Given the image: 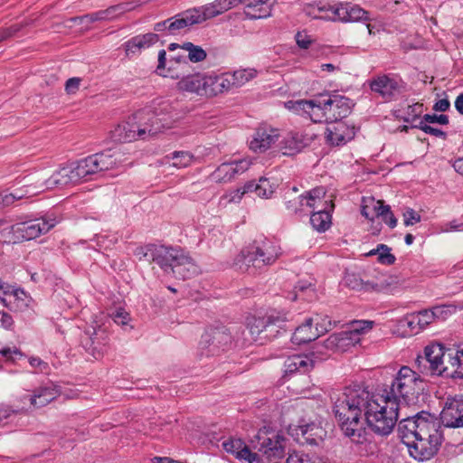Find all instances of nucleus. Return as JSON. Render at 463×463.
I'll return each mask as SVG.
<instances>
[{
    "mask_svg": "<svg viewBox=\"0 0 463 463\" xmlns=\"http://www.w3.org/2000/svg\"><path fill=\"white\" fill-rule=\"evenodd\" d=\"M125 11V8L122 5H112L105 10H99L95 13L88 14L82 16H77L72 18L74 23H78L80 24H90L99 21H106L110 20L116 17L118 14H121Z\"/></svg>",
    "mask_w": 463,
    "mask_h": 463,
    "instance_id": "2f4dec72",
    "label": "nucleus"
},
{
    "mask_svg": "<svg viewBox=\"0 0 463 463\" xmlns=\"http://www.w3.org/2000/svg\"><path fill=\"white\" fill-rule=\"evenodd\" d=\"M239 4H244L246 7L248 8H256L259 5L260 6L257 11L258 14H252L251 16L254 18H263L269 15V11L268 6L264 5L269 1V0H238Z\"/></svg>",
    "mask_w": 463,
    "mask_h": 463,
    "instance_id": "603ef678",
    "label": "nucleus"
},
{
    "mask_svg": "<svg viewBox=\"0 0 463 463\" xmlns=\"http://www.w3.org/2000/svg\"><path fill=\"white\" fill-rule=\"evenodd\" d=\"M239 4L238 0H216L198 8L204 21L215 17Z\"/></svg>",
    "mask_w": 463,
    "mask_h": 463,
    "instance_id": "473e14b6",
    "label": "nucleus"
},
{
    "mask_svg": "<svg viewBox=\"0 0 463 463\" xmlns=\"http://www.w3.org/2000/svg\"><path fill=\"white\" fill-rule=\"evenodd\" d=\"M380 217L383 219V221L391 228L393 229L397 225V219L393 215L392 212L391 211V207L387 204H385L383 214H380Z\"/></svg>",
    "mask_w": 463,
    "mask_h": 463,
    "instance_id": "338daca9",
    "label": "nucleus"
},
{
    "mask_svg": "<svg viewBox=\"0 0 463 463\" xmlns=\"http://www.w3.org/2000/svg\"><path fill=\"white\" fill-rule=\"evenodd\" d=\"M313 318H308L304 324L296 328L292 335L291 341L295 345H303L314 341L318 334L312 330Z\"/></svg>",
    "mask_w": 463,
    "mask_h": 463,
    "instance_id": "e433bc0d",
    "label": "nucleus"
},
{
    "mask_svg": "<svg viewBox=\"0 0 463 463\" xmlns=\"http://www.w3.org/2000/svg\"><path fill=\"white\" fill-rule=\"evenodd\" d=\"M168 34L175 35L181 30L203 22L198 8L189 9L169 18Z\"/></svg>",
    "mask_w": 463,
    "mask_h": 463,
    "instance_id": "b1692460",
    "label": "nucleus"
},
{
    "mask_svg": "<svg viewBox=\"0 0 463 463\" xmlns=\"http://www.w3.org/2000/svg\"><path fill=\"white\" fill-rule=\"evenodd\" d=\"M111 317L118 325L126 326L130 320L129 314L123 308H118L111 314Z\"/></svg>",
    "mask_w": 463,
    "mask_h": 463,
    "instance_id": "0e129e2a",
    "label": "nucleus"
},
{
    "mask_svg": "<svg viewBox=\"0 0 463 463\" xmlns=\"http://www.w3.org/2000/svg\"><path fill=\"white\" fill-rule=\"evenodd\" d=\"M281 253V248L275 241L259 236L241 250L235 264L242 272L256 274L273 265Z\"/></svg>",
    "mask_w": 463,
    "mask_h": 463,
    "instance_id": "423d86ee",
    "label": "nucleus"
},
{
    "mask_svg": "<svg viewBox=\"0 0 463 463\" xmlns=\"http://www.w3.org/2000/svg\"><path fill=\"white\" fill-rule=\"evenodd\" d=\"M435 320L445 321L457 312V307L451 304L439 305L431 307Z\"/></svg>",
    "mask_w": 463,
    "mask_h": 463,
    "instance_id": "864d4df0",
    "label": "nucleus"
},
{
    "mask_svg": "<svg viewBox=\"0 0 463 463\" xmlns=\"http://www.w3.org/2000/svg\"><path fill=\"white\" fill-rule=\"evenodd\" d=\"M235 87H241L257 76V71L253 68L239 69L231 74Z\"/></svg>",
    "mask_w": 463,
    "mask_h": 463,
    "instance_id": "de8ad7c7",
    "label": "nucleus"
},
{
    "mask_svg": "<svg viewBox=\"0 0 463 463\" xmlns=\"http://www.w3.org/2000/svg\"><path fill=\"white\" fill-rule=\"evenodd\" d=\"M444 427L463 428V397H449L440 412V420Z\"/></svg>",
    "mask_w": 463,
    "mask_h": 463,
    "instance_id": "dca6fc26",
    "label": "nucleus"
},
{
    "mask_svg": "<svg viewBox=\"0 0 463 463\" xmlns=\"http://www.w3.org/2000/svg\"><path fill=\"white\" fill-rule=\"evenodd\" d=\"M209 75L196 73L194 75H188L183 77L177 82L178 90L182 91H187L190 93H195L200 96L209 97Z\"/></svg>",
    "mask_w": 463,
    "mask_h": 463,
    "instance_id": "393cba45",
    "label": "nucleus"
},
{
    "mask_svg": "<svg viewBox=\"0 0 463 463\" xmlns=\"http://www.w3.org/2000/svg\"><path fill=\"white\" fill-rule=\"evenodd\" d=\"M365 409L364 420L368 427L381 436H387L392 431L402 411L397 402L391 401L383 393H370Z\"/></svg>",
    "mask_w": 463,
    "mask_h": 463,
    "instance_id": "0eeeda50",
    "label": "nucleus"
},
{
    "mask_svg": "<svg viewBox=\"0 0 463 463\" xmlns=\"http://www.w3.org/2000/svg\"><path fill=\"white\" fill-rule=\"evenodd\" d=\"M232 342V336L225 326L209 327L200 340V347L206 350L205 354L214 355L224 350Z\"/></svg>",
    "mask_w": 463,
    "mask_h": 463,
    "instance_id": "2eb2a0df",
    "label": "nucleus"
},
{
    "mask_svg": "<svg viewBox=\"0 0 463 463\" xmlns=\"http://www.w3.org/2000/svg\"><path fill=\"white\" fill-rule=\"evenodd\" d=\"M234 168L230 162L223 163L212 173L211 179L215 183H227L234 177Z\"/></svg>",
    "mask_w": 463,
    "mask_h": 463,
    "instance_id": "37998d69",
    "label": "nucleus"
},
{
    "mask_svg": "<svg viewBox=\"0 0 463 463\" xmlns=\"http://www.w3.org/2000/svg\"><path fill=\"white\" fill-rule=\"evenodd\" d=\"M344 282L352 289L364 292H387L390 288V283L383 276L373 280H364L359 275L349 273L345 276Z\"/></svg>",
    "mask_w": 463,
    "mask_h": 463,
    "instance_id": "6ab92c4d",
    "label": "nucleus"
},
{
    "mask_svg": "<svg viewBox=\"0 0 463 463\" xmlns=\"http://www.w3.org/2000/svg\"><path fill=\"white\" fill-rule=\"evenodd\" d=\"M421 111L422 104L415 103L394 110L393 115L406 123H413L419 118Z\"/></svg>",
    "mask_w": 463,
    "mask_h": 463,
    "instance_id": "79ce46f5",
    "label": "nucleus"
},
{
    "mask_svg": "<svg viewBox=\"0 0 463 463\" xmlns=\"http://www.w3.org/2000/svg\"><path fill=\"white\" fill-rule=\"evenodd\" d=\"M295 430L299 442L311 446H317L326 435L323 427L316 422L299 424Z\"/></svg>",
    "mask_w": 463,
    "mask_h": 463,
    "instance_id": "5701e85b",
    "label": "nucleus"
},
{
    "mask_svg": "<svg viewBox=\"0 0 463 463\" xmlns=\"http://www.w3.org/2000/svg\"><path fill=\"white\" fill-rule=\"evenodd\" d=\"M360 341L361 338H358L357 335L350 332V330L335 333L324 342L317 343L316 351L313 354L316 353L321 354L320 360H323L325 356H326L327 351L345 352L351 346H354L356 344L360 343Z\"/></svg>",
    "mask_w": 463,
    "mask_h": 463,
    "instance_id": "4468645a",
    "label": "nucleus"
},
{
    "mask_svg": "<svg viewBox=\"0 0 463 463\" xmlns=\"http://www.w3.org/2000/svg\"><path fill=\"white\" fill-rule=\"evenodd\" d=\"M369 255H378V260L382 264L392 265L395 262V256L391 253V248L385 244H378L376 249L372 250Z\"/></svg>",
    "mask_w": 463,
    "mask_h": 463,
    "instance_id": "09e8293b",
    "label": "nucleus"
},
{
    "mask_svg": "<svg viewBox=\"0 0 463 463\" xmlns=\"http://www.w3.org/2000/svg\"><path fill=\"white\" fill-rule=\"evenodd\" d=\"M414 314L417 317V322L420 324V326L422 330L430 323L435 321L434 314L431 308L424 309Z\"/></svg>",
    "mask_w": 463,
    "mask_h": 463,
    "instance_id": "052dcab7",
    "label": "nucleus"
},
{
    "mask_svg": "<svg viewBox=\"0 0 463 463\" xmlns=\"http://www.w3.org/2000/svg\"><path fill=\"white\" fill-rule=\"evenodd\" d=\"M182 50L187 52L186 59L192 62H199L203 61L207 54L206 52L198 45H194L192 43H184L182 44Z\"/></svg>",
    "mask_w": 463,
    "mask_h": 463,
    "instance_id": "49530a36",
    "label": "nucleus"
},
{
    "mask_svg": "<svg viewBox=\"0 0 463 463\" xmlns=\"http://www.w3.org/2000/svg\"><path fill=\"white\" fill-rule=\"evenodd\" d=\"M314 294V288L312 283L307 281H299L294 288L292 295V300L298 298L308 299Z\"/></svg>",
    "mask_w": 463,
    "mask_h": 463,
    "instance_id": "3c124183",
    "label": "nucleus"
},
{
    "mask_svg": "<svg viewBox=\"0 0 463 463\" xmlns=\"http://www.w3.org/2000/svg\"><path fill=\"white\" fill-rule=\"evenodd\" d=\"M447 351L440 344H431L424 348V355L418 356L416 363L421 373L445 377Z\"/></svg>",
    "mask_w": 463,
    "mask_h": 463,
    "instance_id": "f8f14e48",
    "label": "nucleus"
},
{
    "mask_svg": "<svg viewBox=\"0 0 463 463\" xmlns=\"http://www.w3.org/2000/svg\"><path fill=\"white\" fill-rule=\"evenodd\" d=\"M265 328L264 317H252L249 320L248 329L252 338L256 342H260V345H263V337Z\"/></svg>",
    "mask_w": 463,
    "mask_h": 463,
    "instance_id": "c03bdc74",
    "label": "nucleus"
},
{
    "mask_svg": "<svg viewBox=\"0 0 463 463\" xmlns=\"http://www.w3.org/2000/svg\"><path fill=\"white\" fill-rule=\"evenodd\" d=\"M286 463H326L320 458L304 453H292L287 458Z\"/></svg>",
    "mask_w": 463,
    "mask_h": 463,
    "instance_id": "4d7b16f0",
    "label": "nucleus"
},
{
    "mask_svg": "<svg viewBox=\"0 0 463 463\" xmlns=\"http://www.w3.org/2000/svg\"><path fill=\"white\" fill-rule=\"evenodd\" d=\"M209 97L216 96L224 91H228L232 87H235L234 81L231 74L227 75H209Z\"/></svg>",
    "mask_w": 463,
    "mask_h": 463,
    "instance_id": "c9c22d12",
    "label": "nucleus"
},
{
    "mask_svg": "<svg viewBox=\"0 0 463 463\" xmlns=\"http://www.w3.org/2000/svg\"><path fill=\"white\" fill-rule=\"evenodd\" d=\"M420 121H424L426 124H440L447 125L449 123V117L447 115L437 114H425Z\"/></svg>",
    "mask_w": 463,
    "mask_h": 463,
    "instance_id": "680f3d73",
    "label": "nucleus"
},
{
    "mask_svg": "<svg viewBox=\"0 0 463 463\" xmlns=\"http://www.w3.org/2000/svg\"><path fill=\"white\" fill-rule=\"evenodd\" d=\"M24 409H26L25 406L13 408L12 405L0 403V428L7 425L17 414L22 413V411Z\"/></svg>",
    "mask_w": 463,
    "mask_h": 463,
    "instance_id": "a18cd8bd",
    "label": "nucleus"
},
{
    "mask_svg": "<svg viewBox=\"0 0 463 463\" xmlns=\"http://www.w3.org/2000/svg\"><path fill=\"white\" fill-rule=\"evenodd\" d=\"M139 260L156 263L164 271H171L180 279H187L197 273V266L181 249L149 244L136 250Z\"/></svg>",
    "mask_w": 463,
    "mask_h": 463,
    "instance_id": "20e7f679",
    "label": "nucleus"
},
{
    "mask_svg": "<svg viewBox=\"0 0 463 463\" xmlns=\"http://www.w3.org/2000/svg\"><path fill=\"white\" fill-rule=\"evenodd\" d=\"M276 186L267 178H260L258 183L254 181L245 184V191L255 192L259 197L269 198L275 192Z\"/></svg>",
    "mask_w": 463,
    "mask_h": 463,
    "instance_id": "ea45409f",
    "label": "nucleus"
},
{
    "mask_svg": "<svg viewBox=\"0 0 463 463\" xmlns=\"http://www.w3.org/2000/svg\"><path fill=\"white\" fill-rule=\"evenodd\" d=\"M384 206V203L381 200H375L373 197L364 198L361 213L368 221L373 222L375 218L383 214Z\"/></svg>",
    "mask_w": 463,
    "mask_h": 463,
    "instance_id": "58836bf2",
    "label": "nucleus"
},
{
    "mask_svg": "<svg viewBox=\"0 0 463 463\" xmlns=\"http://www.w3.org/2000/svg\"><path fill=\"white\" fill-rule=\"evenodd\" d=\"M118 156L119 153L108 149L63 166L46 181V189L76 184L98 173L115 168L118 165Z\"/></svg>",
    "mask_w": 463,
    "mask_h": 463,
    "instance_id": "7ed1b4c3",
    "label": "nucleus"
},
{
    "mask_svg": "<svg viewBox=\"0 0 463 463\" xmlns=\"http://www.w3.org/2000/svg\"><path fill=\"white\" fill-rule=\"evenodd\" d=\"M373 92L379 94L385 100L396 99L402 91V81L395 77L382 75L373 79L370 82Z\"/></svg>",
    "mask_w": 463,
    "mask_h": 463,
    "instance_id": "f3484780",
    "label": "nucleus"
},
{
    "mask_svg": "<svg viewBox=\"0 0 463 463\" xmlns=\"http://www.w3.org/2000/svg\"><path fill=\"white\" fill-rule=\"evenodd\" d=\"M222 446L226 452L234 455L239 459L247 460L249 463L258 460L257 453L251 452L241 439L229 438L222 441Z\"/></svg>",
    "mask_w": 463,
    "mask_h": 463,
    "instance_id": "c85d7f7f",
    "label": "nucleus"
},
{
    "mask_svg": "<svg viewBox=\"0 0 463 463\" xmlns=\"http://www.w3.org/2000/svg\"><path fill=\"white\" fill-rule=\"evenodd\" d=\"M370 392L362 388H345L344 392L332 397L333 411L343 434L355 444H364L371 439V434L364 427L363 419Z\"/></svg>",
    "mask_w": 463,
    "mask_h": 463,
    "instance_id": "f03ea898",
    "label": "nucleus"
},
{
    "mask_svg": "<svg viewBox=\"0 0 463 463\" xmlns=\"http://www.w3.org/2000/svg\"><path fill=\"white\" fill-rule=\"evenodd\" d=\"M265 328L263 337L260 339H273L280 334V330L283 329L286 320L279 317L269 316L264 317Z\"/></svg>",
    "mask_w": 463,
    "mask_h": 463,
    "instance_id": "a19ab883",
    "label": "nucleus"
},
{
    "mask_svg": "<svg viewBox=\"0 0 463 463\" xmlns=\"http://www.w3.org/2000/svg\"><path fill=\"white\" fill-rule=\"evenodd\" d=\"M31 298L21 288H14L13 293L5 300V307L12 311H23L28 307Z\"/></svg>",
    "mask_w": 463,
    "mask_h": 463,
    "instance_id": "4c0bfd02",
    "label": "nucleus"
},
{
    "mask_svg": "<svg viewBox=\"0 0 463 463\" xmlns=\"http://www.w3.org/2000/svg\"><path fill=\"white\" fill-rule=\"evenodd\" d=\"M326 141L332 146H343L354 138V128L343 121L329 124L326 128Z\"/></svg>",
    "mask_w": 463,
    "mask_h": 463,
    "instance_id": "a878e982",
    "label": "nucleus"
},
{
    "mask_svg": "<svg viewBox=\"0 0 463 463\" xmlns=\"http://www.w3.org/2000/svg\"><path fill=\"white\" fill-rule=\"evenodd\" d=\"M108 343L109 335L106 328L97 323L88 326L80 336L82 347L95 359L103 354Z\"/></svg>",
    "mask_w": 463,
    "mask_h": 463,
    "instance_id": "ddd939ff",
    "label": "nucleus"
},
{
    "mask_svg": "<svg viewBox=\"0 0 463 463\" xmlns=\"http://www.w3.org/2000/svg\"><path fill=\"white\" fill-rule=\"evenodd\" d=\"M316 351V345L313 347V351L308 354H294L288 356L284 362L285 373L287 375L293 374L297 372L305 373L313 369L316 359H320L321 354L314 352Z\"/></svg>",
    "mask_w": 463,
    "mask_h": 463,
    "instance_id": "412c9836",
    "label": "nucleus"
},
{
    "mask_svg": "<svg viewBox=\"0 0 463 463\" xmlns=\"http://www.w3.org/2000/svg\"><path fill=\"white\" fill-rule=\"evenodd\" d=\"M317 97L313 99H298L285 102V107L294 113L306 116L315 122V113H317Z\"/></svg>",
    "mask_w": 463,
    "mask_h": 463,
    "instance_id": "72a5a7b5",
    "label": "nucleus"
},
{
    "mask_svg": "<svg viewBox=\"0 0 463 463\" xmlns=\"http://www.w3.org/2000/svg\"><path fill=\"white\" fill-rule=\"evenodd\" d=\"M158 41L156 33H148L132 37L124 43V49L127 56L136 55L142 50L147 49Z\"/></svg>",
    "mask_w": 463,
    "mask_h": 463,
    "instance_id": "7c9ffc66",
    "label": "nucleus"
},
{
    "mask_svg": "<svg viewBox=\"0 0 463 463\" xmlns=\"http://www.w3.org/2000/svg\"><path fill=\"white\" fill-rule=\"evenodd\" d=\"M172 160V165L177 168H184L192 164L194 156L187 151H175L169 156Z\"/></svg>",
    "mask_w": 463,
    "mask_h": 463,
    "instance_id": "8fccbe9b",
    "label": "nucleus"
},
{
    "mask_svg": "<svg viewBox=\"0 0 463 463\" xmlns=\"http://www.w3.org/2000/svg\"><path fill=\"white\" fill-rule=\"evenodd\" d=\"M258 443L255 448L269 459L281 458L285 455L286 439L283 436L274 434L271 437L266 434L257 436Z\"/></svg>",
    "mask_w": 463,
    "mask_h": 463,
    "instance_id": "a211bd4d",
    "label": "nucleus"
},
{
    "mask_svg": "<svg viewBox=\"0 0 463 463\" xmlns=\"http://www.w3.org/2000/svg\"><path fill=\"white\" fill-rule=\"evenodd\" d=\"M335 17L333 20H338L344 23H354L360 21H368V13L359 5L345 4L334 10Z\"/></svg>",
    "mask_w": 463,
    "mask_h": 463,
    "instance_id": "c756f323",
    "label": "nucleus"
},
{
    "mask_svg": "<svg viewBox=\"0 0 463 463\" xmlns=\"http://www.w3.org/2000/svg\"><path fill=\"white\" fill-rule=\"evenodd\" d=\"M317 109L315 122L337 123L346 118L352 109L353 102L347 97L338 94H319L317 96Z\"/></svg>",
    "mask_w": 463,
    "mask_h": 463,
    "instance_id": "1a4fd4ad",
    "label": "nucleus"
},
{
    "mask_svg": "<svg viewBox=\"0 0 463 463\" xmlns=\"http://www.w3.org/2000/svg\"><path fill=\"white\" fill-rule=\"evenodd\" d=\"M314 322L316 324L315 332L318 334V336L328 332L335 326V322H333L327 316L317 315L316 317L313 318V323Z\"/></svg>",
    "mask_w": 463,
    "mask_h": 463,
    "instance_id": "5fc2aeb1",
    "label": "nucleus"
},
{
    "mask_svg": "<svg viewBox=\"0 0 463 463\" xmlns=\"http://www.w3.org/2000/svg\"><path fill=\"white\" fill-rule=\"evenodd\" d=\"M399 326L402 328H408L411 335L418 334L422 330L420 324L417 322V317L414 313L409 314L400 319Z\"/></svg>",
    "mask_w": 463,
    "mask_h": 463,
    "instance_id": "6e6d98bb",
    "label": "nucleus"
},
{
    "mask_svg": "<svg viewBox=\"0 0 463 463\" xmlns=\"http://www.w3.org/2000/svg\"><path fill=\"white\" fill-rule=\"evenodd\" d=\"M447 363L445 377L451 379H463V343L456 348L447 350Z\"/></svg>",
    "mask_w": 463,
    "mask_h": 463,
    "instance_id": "cd10ccee",
    "label": "nucleus"
},
{
    "mask_svg": "<svg viewBox=\"0 0 463 463\" xmlns=\"http://www.w3.org/2000/svg\"><path fill=\"white\" fill-rule=\"evenodd\" d=\"M420 215L413 209L409 208L403 213V221L405 226H411L420 222Z\"/></svg>",
    "mask_w": 463,
    "mask_h": 463,
    "instance_id": "e2e57ef3",
    "label": "nucleus"
},
{
    "mask_svg": "<svg viewBox=\"0 0 463 463\" xmlns=\"http://www.w3.org/2000/svg\"><path fill=\"white\" fill-rule=\"evenodd\" d=\"M326 191L323 186H317L298 196L285 193L284 203L288 212L299 216L307 215L311 209L319 206L321 199L326 197Z\"/></svg>",
    "mask_w": 463,
    "mask_h": 463,
    "instance_id": "9b49d317",
    "label": "nucleus"
},
{
    "mask_svg": "<svg viewBox=\"0 0 463 463\" xmlns=\"http://www.w3.org/2000/svg\"><path fill=\"white\" fill-rule=\"evenodd\" d=\"M314 140L313 134L303 132H290L284 138V147L289 152H298L309 146Z\"/></svg>",
    "mask_w": 463,
    "mask_h": 463,
    "instance_id": "f704fd0d",
    "label": "nucleus"
},
{
    "mask_svg": "<svg viewBox=\"0 0 463 463\" xmlns=\"http://www.w3.org/2000/svg\"><path fill=\"white\" fill-rule=\"evenodd\" d=\"M118 241V238L115 234H99L97 235L94 239L96 245H92V248H98L100 250H107L110 248L113 244H115Z\"/></svg>",
    "mask_w": 463,
    "mask_h": 463,
    "instance_id": "13d9d810",
    "label": "nucleus"
},
{
    "mask_svg": "<svg viewBox=\"0 0 463 463\" xmlns=\"http://www.w3.org/2000/svg\"><path fill=\"white\" fill-rule=\"evenodd\" d=\"M29 364L33 368L36 370L37 373H46L50 369L49 364L40 357H30Z\"/></svg>",
    "mask_w": 463,
    "mask_h": 463,
    "instance_id": "774afa93",
    "label": "nucleus"
},
{
    "mask_svg": "<svg viewBox=\"0 0 463 463\" xmlns=\"http://www.w3.org/2000/svg\"><path fill=\"white\" fill-rule=\"evenodd\" d=\"M54 226V219H48L45 217L36 218L18 222L2 229L0 239L8 243L31 241L48 232Z\"/></svg>",
    "mask_w": 463,
    "mask_h": 463,
    "instance_id": "9d476101",
    "label": "nucleus"
},
{
    "mask_svg": "<svg viewBox=\"0 0 463 463\" xmlns=\"http://www.w3.org/2000/svg\"><path fill=\"white\" fill-rule=\"evenodd\" d=\"M169 122L150 109H144L137 111L128 121L119 124L112 132V137L118 142H131L137 139L146 140L155 137L165 128Z\"/></svg>",
    "mask_w": 463,
    "mask_h": 463,
    "instance_id": "39448f33",
    "label": "nucleus"
},
{
    "mask_svg": "<svg viewBox=\"0 0 463 463\" xmlns=\"http://www.w3.org/2000/svg\"><path fill=\"white\" fill-rule=\"evenodd\" d=\"M279 137V130L269 127L256 129L250 141V148L255 153H263L269 149Z\"/></svg>",
    "mask_w": 463,
    "mask_h": 463,
    "instance_id": "4be33fe9",
    "label": "nucleus"
},
{
    "mask_svg": "<svg viewBox=\"0 0 463 463\" xmlns=\"http://www.w3.org/2000/svg\"><path fill=\"white\" fill-rule=\"evenodd\" d=\"M374 322L371 320H357L353 321L351 324L350 332L355 333L358 338H361V335L365 334L373 328Z\"/></svg>",
    "mask_w": 463,
    "mask_h": 463,
    "instance_id": "bf43d9fd",
    "label": "nucleus"
},
{
    "mask_svg": "<svg viewBox=\"0 0 463 463\" xmlns=\"http://www.w3.org/2000/svg\"><path fill=\"white\" fill-rule=\"evenodd\" d=\"M334 204L324 199H321L319 206L311 209L310 223L312 227L317 232H325L331 225L330 210Z\"/></svg>",
    "mask_w": 463,
    "mask_h": 463,
    "instance_id": "bb28decb",
    "label": "nucleus"
},
{
    "mask_svg": "<svg viewBox=\"0 0 463 463\" xmlns=\"http://www.w3.org/2000/svg\"><path fill=\"white\" fill-rule=\"evenodd\" d=\"M426 134L432 135L437 137L446 138V133L439 128H433L429 124H426L424 121H420L419 125L416 126Z\"/></svg>",
    "mask_w": 463,
    "mask_h": 463,
    "instance_id": "69168bd1",
    "label": "nucleus"
},
{
    "mask_svg": "<svg viewBox=\"0 0 463 463\" xmlns=\"http://www.w3.org/2000/svg\"><path fill=\"white\" fill-rule=\"evenodd\" d=\"M423 391L420 376L408 366H402L396 373L390 385L383 390V394L394 401L403 410L417 402Z\"/></svg>",
    "mask_w": 463,
    "mask_h": 463,
    "instance_id": "6e6552de",
    "label": "nucleus"
},
{
    "mask_svg": "<svg viewBox=\"0 0 463 463\" xmlns=\"http://www.w3.org/2000/svg\"><path fill=\"white\" fill-rule=\"evenodd\" d=\"M60 393V387L53 383L41 385L33 390V394L29 397V405L25 406L26 409L23 410L22 412L44 407L56 399Z\"/></svg>",
    "mask_w": 463,
    "mask_h": 463,
    "instance_id": "aec40b11",
    "label": "nucleus"
},
{
    "mask_svg": "<svg viewBox=\"0 0 463 463\" xmlns=\"http://www.w3.org/2000/svg\"><path fill=\"white\" fill-rule=\"evenodd\" d=\"M398 423V435L408 448L410 455L419 461L434 457L443 439V427L435 415L420 411L407 416Z\"/></svg>",
    "mask_w": 463,
    "mask_h": 463,
    "instance_id": "f257e3e1",
    "label": "nucleus"
}]
</instances>
